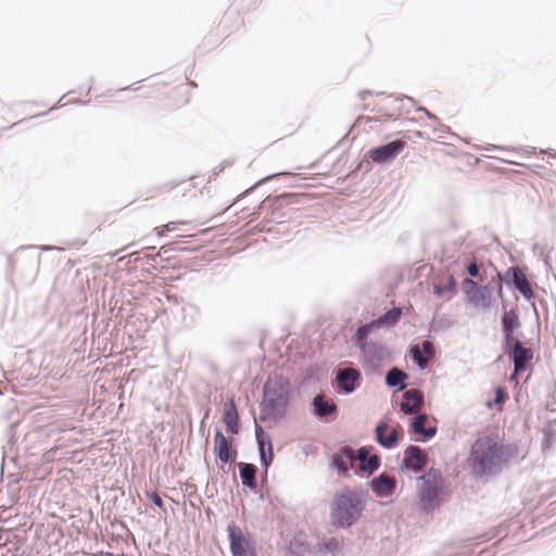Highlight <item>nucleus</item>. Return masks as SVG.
<instances>
[{"mask_svg": "<svg viewBox=\"0 0 556 556\" xmlns=\"http://www.w3.org/2000/svg\"><path fill=\"white\" fill-rule=\"evenodd\" d=\"M160 254L156 255H149L147 256L148 260L154 261Z\"/></svg>", "mask_w": 556, "mask_h": 556, "instance_id": "864d4df0", "label": "nucleus"}, {"mask_svg": "<svg viewBox=\"0 0 556 556\" xmlns=\"http://www.w3.org/2000/svg\"><path fill=\"white\" fill-rule=\"evenodd\" d=\"M501 348L514 367L517 369L521 368L526 371H532V359L534 352L531 348L526 346L520 338L507 342H502Z\"/></svg>", "mask_w": 556, "mask_h": 556, "instance_id": "6e6552de", "label": "nucleus"}, {"mask_svg": "<svg viewBox=\"0 0 556 556\" xmlns=\"http://www.w3.org/2000/svg\"><path fill=\"white\" fill-rule=\"evenodd\" d=\"M420 509L431 513L439 508L444 497V479L440 469L429 468L417 478Z\"/></svg>", "mask_w": 556, "mask_h": 556, "instance_id": "20e7f679", "label": "nucleus"}, {"mask_svg": "<svg viewBox=\"0 0 556 556\" xmlns=\"http://www.w3.org/2000/svg\"><path fill=\"white\" fill-rule=\"evenodd\" d=\"M353 459L354 452L352 447L343 445L330 456L329 466L331 469L336 470L339 476L349 477Z\"/></svg>", "mask_w": 556, "mask_h": 556, "instance_id": "a211bd4d", "label": "nucleus"}, {"mask_svg": "<svg viewBox=\"0 0 556 556\" xmlns=\"http://www.w3.org/2000/svg\"><path fill=\"white\" fill-rule=\"evenodd\" d=\"M11 270L20 269L30 280L39 273L40 253L35 245L21 247L14 255L8 260Z\"/></svg>", "mask_w": 556, "mask_h": 556, "instance_id": "39448f33", "label": "nucleus"}, {"mask_svg": "<svg viewBox=\"0 0 556 556\" xmlns=\"http://www.w3.org/2000/svg\"><path fill=\"white\" fill-rule=\"evenodd\" d=\"M371 92L369 90H362L358 92V97L364 100L366 94H370Z\"/></svg>", "mask_w": 556, "mask_h": 556, "instance_id": "09e8293b", "label": "nucleus"}, {"mask_svg": "<svg viewBox=\"0 0 556 556\" xmlns=\"http://www.w3.org/2000/svg\"><path fill=\"white\" fill-rule=\"evenodd\" d=\"M371 492L380 498L393 495L396 489V480L387 472H381L369 482Z\"/></svg>", "mask_w": 556, "mask_h": 556, "instance_id": "412c9836", "label": "nucleus"}, {"mask_svg": "<svg viewBox=\"0 0 556 556\" xmlns=\"http://www.w3.org/2000/svg\"><path fill=\"white\" fill-rule=\"evenodd\" d=\"M214 455L220 462L223 469L225 465L235 464L238 455L237 447L230 444L218 427L214 430Z\"/></svg>", "mask_w": 556, "mask_h": 556, "instance_id": "f8f14e48", "label": "nucleus"}, {"mask_svg": "<svg viewBox=\"0 0 556 556\" xmlns=\"http://www.w3.org/2000/svg\"><path fill=\"white\" fill-rule=\"evenodd\" d=\"M498 453L501 454V463L503 469L508 467L511 459L518 454V446L515 443L503 444L497 441Z\"/></svg>", "mask_w": 556, "mask_h": 556, "instance_id": "c756f323", "label": "nucleus"}, {"mask_svg": "<svg viewBox=\"0 0 556 556\" xmlns=\"http://www.w3.org/2000/svg\"><path fill=\"white\" fill-rule=\"evenodd\" d=\"M526 372V370L521 369V368H516L514 367L513 368V371L510 372L509 377H508V381L509 382H513V381H517V378L521 375Z\"/></svg>", "mask_w": 556, "mask_h": 556, "instance_id": "79ce46f5", "label": "nucleus"}, {"mask_svg": "<svg viewBox=\"0 0 556 556\" xmlns=\"http://www.w3.org/2000/svg\"><path fill=\"white\" fill-rule=\"evenodd\" d=\"M148 498L159 508L165 510V504L156 490L147 492Z\"/></svg>", "mask_w": 556, "mask_h": 556, "instance_id": "4c0bfd02", "label": "nucleus"}, {"mask_svg": "<svg viewBox=\"0 0 556 556\" xmlns=\"http://www.w3.org/2000/svg\"><path fill=\"white\" fill-rule=\"evenodd\" d=\"M507 306H508V301L506 299H502V309H503V312L508 311Z\"/></svg>", "mask_w": 556, "mask_h": 556, "instance_id": "8fccbe9b", "label": "nucleus"}, {"mask_svg": "<svg viewBox=\"0 0 556 556\" xmlns=\"http://www.w3.org/2000/svg\"><path fill=\"white\" fill-rule=\"evenodd\" d=\"M227 532L232 556H256L254 543L244 536L240 527L233 521L228 525Z\"/></svg>", "mask_w": 556, "mask_h": 556, "instance_id": "9d476101", "label": "nucleus"}, {"mask_svg": "<svg viewBox=\"0 0 556 556\" xmlns=\"http://www.w3.org/2000/svg\"><path fill=\"white\" fill-rule=\"evenodd\" d=\"M465 300L476 308L488 311L492 306L493 289L490 285H480L479 282L465 278L462 281Z\"/></svg>", "mask_w": 556, "mask_h": 556, "instance_id": "1a4fd4ad", "label": "nucleus"}, {"mask_svg": "<svg viewBox=\"0 0 556 556\" xmlns=\"http://www.w3.org/2000/svg\"><path fill=\"white\" fill-rule=\"evenodd\" d=\"M271 178V176H267L261 180H258L254 186H252L251 188L247 189L243 193H242V197H245L248 194H250L256 187H258L260 185L264 184L265 181L269 180Z\"/></svg>", "mask_w": 556, "mask_h": 556, "instance_id": "37998d69", "label": "nucleus"}, {"mask_svg": "<svg viewBox=\"0 0 556 556\" xmlns=\"http://www.w3.org/2000/svg\"><path fill=\"white\" fill-rule=\"evenodd\" d=\"M497 440L491 435L477 438L470 446L467 465L473 479L495 477L503 471Z\"/></svg>", "mask_w": 556, "mask_h": 556, "instance_id": "f03ea898", "label": "nucleus"}, {"mask_svg": "<svg viewBox=\"0 0 556 556\" xmlns=\"http://www.w3.org/2000/svg\"><path fill=\"white\" fill-rule=\"evenodd\" d=\"M239 476L241 479V483L243 488L249 489L251 492H257V481L256 473L257 467L254 464L250 463H239L238 464Z\"/></svg>", "mask_w": 556, "mask_h": 556, "instance_id": "393cba45", "label": "nucleus"}, {"mask_svg": "<svg viewBox=\"0 0 556 556\" xmlns=\"http://www.w3.org/2000/svg\"><path fill=\"white\" fill-rule=\"evenodd\" d=\"M363 380L362 372L352 363H345L336 368L332 387L340 395H350L361 386Z\"/></svg>", "mask_w": 556, "mask_h": 556, "instance_id": "0eeeda50", "label": "nucleus"}, {"mask_svg": "<svg viewBox=\"0 0 556 556\" xmlns=\"http://www.w3.org/2000/svg\"><path fill=\"white\" fill-rule=\"evenodd\" d=\"M312 414L317 419H324L326 421L333 420L339 414L338 405L327 400L323 394H316L311 402Z\"/></svg>", "mask_w": 556, "mask_h": 556, "instance_id": "f3484780", "label": "nucleus"}, {"mask_svg": "<svg viewBox=\"0 0 556 556\" xmlns=\"http://www.w3.org/2000/svg\"><path fill=\"white\" fill-rule=\"evenodd\" d=\"M521 327V320L515 308L503 312L501 316V330H502V342H507L517 338H521L523 334L515 333Z\"/></svg>", "mask_w": 556, "mask_h": 556, "instance_id": "6ab92c4d", "label": "nucleus"}, {"mask_svg": "<svg viewBox=\"0 0 556 556\" xmlns=\"http://www.w3.org/2000/svg\"><path fill=\"white\" fill-rule=\"evenodd\" d=\"M293 197V194L290 193H283L279 197H275L274 199L267 198L262 204L261 207H265L266 203L269 202L268 210L271 211L273 215H276V213L280 210L282 202L287 199Z\"/></svg>", "mask_w": 556, "mask_h": 556, "instance_id": "2f4dec72", "label": "nucleus"}, {"mask_svg": "<svg viewBox=\"0 0 556 556\" xmlns=\"http://www.w3.org/2000/svg\"><path fill=\"white\" fill-rule=\"evenodd\" d=\"M409 354L414 363L419 367V369L424 370L428 367V362L424 358L422 352L418 346L410 345Z\"/></svg>", "mask_w": 556, "mask_h": 556, "instance_id": "c9c22d12", "label": "nucleus"}, {"mask_svg": "<svg viewBox=\"0 0 556 556\" xmlns=\"http://www.w3.org/2000/svg\"><path fill=\"white\" fill-rule=\"evenodd\" d=\"M37 248V251L40 250V251H52V250H56L58 248L54 247V245H35Z\"/></svg>", "mask_w": 556, "mask_h": 556, "instance_id": "49530a36", "label": "nucleus"}, {"mask_svg": "<svg viewBox=\"0 0 556 556\" xmlns=\"http://www.w3.org/2000/svg\"><path fill=\"white\" fill-rule=\"evenodd\" d=\"M402 315V309L400 307H392L388 309L386 313L380 315L378 318L374 319V321H377V328L379 326L383 327H393L396 325V323L400 320Z\"/></svg>", "mask_w": 556, "mask_h": 556, "instance_id": "c85d7f7f", "label": "nucleus"}, {"mask_svg": "<svg viewBox=\"0 0 556 556\" xmlns=\"http://www.w3.org/2000/svg\"><path fill=\"white\" fill-rule=\"evenodd\" d=\"M230 165V163L228 161H225L224 163H222L219 166L215 167L213 169V175L214 176H217L219 173H222L226 166Z\"/></svg>", "mask_w": 556, "mask_h": 556, "instance_id": "a18cd8bd", "label": "nucleus"}, {"mask_svg": "<svg viewBox=\"0 0 556 556\" xmlns=\"http://www.w3.org/2000/svg\"><path fill=\"white\" fill-rule=\"evenodd\" d=\"M175 229H176V223H174V222H169L168 224H166L164 226L165 231H173Z\"/></svg>", "mask_w": 556, "mask_h": 556, "instance_id": "de8ad7c7", "label": "nucleus"}, {"mask_svg": "<svg viewBox=\"0 0 556 556\" xmlns=\"http://www.w3.org/2000/svg\"><path fill=\"white\" fill-rule=\"evenodd\" d=\"M466 273L468 275L467 278L469 279H480L483 280V277H481V263L476 258L472 257L465 266Z\"/></svg>", "mask_w": 556, "mask_h": 556, "instance_id": "473e14b6", "label": "nucleus"}, {"mask_svg": "<svg viewBox=\"0 0 556 556\" xmlns=\"http://www.w3.org/2000/svg\"><path fill=\"white\" fill-rule=\"evenodd\" d=\"M500 282L505 283L509 290L518 291L525 300L530 301L535 298V292L526 269L518 265H513L501 273Z\"/></svg>", "mask_w": 556, "mask_h": 556, "instance_id": "423d86ee", "label": "nucleus"}, {"mask_svg": "<svg viewBox=\"0 0 556 556\" xmlns=\"http://www.w3.org/2000/svg\"><path fill=\"white\" fill-rule=\"evenodd\" d=\"M160 251L163 252V253H167L168 252V248L166 245H163Z\"/></svg>", "mask_w": 556, "mask_h": 556, "instance_id": "603ef678", "label": "nucleus"}, {"mask_svg": "<svg viewBox=\"0 0 556 556\" xmlns=\"http://www.w3.org/2000/svg\"><path fill=\"white\" fill-rule=\"evenodd\" d=\"M408 379V375L397 368L391 367L384 377V383L389 388L396 389L397 391H404L406 389V380Z\"/></svg>", "mask_w": 556, "mask_h": 556, "instance_id": "bb28decb", "label": "nucleus"}, {"mask_svg": "<svg viewBox=\"0 0 556 556\" xmlns=\"http://www.w3.org/2000/svg\"><path fill=\"white\" fill-rule=\"evenodd\" d=\"M395 101L401 103V106L399 109L404 110L407 113L409 112V110L415 106V103H416L415 99L409 96L397 97V98H395Z\"/></svg>", "mask_w": 556, "mask_h": 556, "instance_id": "e433bc0d", "label": "nucleus"}, {"mask_svg": "<svg viewBox=\"0 0 556 556\" xmlns=\"http://www.w3.org/2000/svg\"><path fill=\"white\" fill-rule=\"evenodd\" d=\"M372 446L364 445L357 448L356 458L359 462V470L371 476L381 465L380 456L372 454Z\"/></svg>", "mask_w": 556, "mask_h": 556, "instance_id": "4be33fe9", "label": "nucleus"}, {"mask_svg": "<svg viewBox=\"0 0 556 556\" xmlns=\"http://www.w3.org/2000/svg\"><path fill=\"white\" fill-rule=\"evenodd\" d=\"M223 422L230 434H238L240 430V416L235 402V397L227 399L223 410Z\"/></svg>", "mask_w": 556, "mask_h": 556, "instance_id": "5701e85b", "label": "nucleus"}, {"mask_svg": "<svg viewBox=\"0 0 556 556\" xmlns=\"http://www.w3.org/2000/svg\"><path fill=\"white\" fill-rule=\"evenodd\" d=\"M339 547V541L336 538L326 539L324 542L316 543L313 546L304 542L290 543V548L294 552H309L316 556H334Z\"/></svg>", "mask_w": 556, "mask_h": 556, "instance_id": "dca6fc26", "label": "nucleus"}, {"mask_svg": "<svg viewBox=\"0 0 556 556\" xmlns=\"http://www.w3.org/2000/svg\"><path fill=\"white\" fill-rule=\"evenodd\" d=\"M362 352L361 363L364 368L376 370L382 366L384 361L389 357V351L384 345L378 342H372L359 350Z\"/></svg>", "mask_w": 556, "mask_h": 556, "instance_id": "2eb2a0df", "label": "nucleus"}, {"mask_svg": "<svg viewBox=\"0 0 556 556\" xmlns=\"http://www.w3.org/2000/svg\"><path fill=\"white\" fill-rule=\"evenodd\" d=\"M457 282L453 275H448L444 282L433 283V294L450 301L457 293Z\"/></svg>", "mask_w": 556, "mask_h": 556, "instance_id": "cd10ccee", "label": "nucleus"}, {"mask_svg": "<svg viewBox=\"0 0 556 556\" xmlns=\"http://www.w3.org/2000/svg\"><path fill=\"white\" fill-rule=\"evenodd\" d=\"M291 383L283 376L268 378L263 386V396L260 403V420L277 421L287 413L290 402Z\"/></svg>", "mask_w": 556, "mask_h": 556, "instance_id": "7ed1b4c3", "label": "nucleus"}, {"mask_svg": "<svg viewBox=\"0 0 556 556\" xmlns=\"http://www.w3.org/2000/svg\"><path fill=\"white\" fill-rule=\"evenodd\" d=\"M428 453L418 445L409 444L403 452V458L400 463L401 470H409L414 473L422 472L427 462Z\"/></svg>", "mask_w": 556, "mask_h": 556, "instance_id": "9b49d317", "label": "nucleus"}, {"mask_svg": "<svg viewBox=\"0 0 556 556\" xmlns=\"http://www.w3.org/2000/svg\"><path fill=\"white\" fill-rule=\"evenodd\" d=\"M420 350H421L422 354L430 355L434 351V345L431 341L425 340L421 342Z\"/></svg>", "mask_w": 556, "mask_h": 556, "instance_id": "a19ab883", "label": "nucleus"}, {"mask_svg": "<svg viewBox=\"0 0 556 556\" xmlns=\"http://www.w3.org/2000/svg\"><path fill=\"white\" fill-rule=\"evenodd\" d=\"M452 327V321L445 316L434 317L430 323V330L433 332L445 331Z\"/></svg>", "mask_w": 556, "mask_h": 556, "instance_id": "f704fd0d", "label": "nucleus"}, {"mask_svg": "<svg viewBox=\"0 0 556 556\" xmlns=\"http://www.w3.org/2000/svg\"><path fill=\"white\" fill-rule=\"evenodd\" d=\"M403 397L406 402L422 407L425 404L424 393L417 389L404 390Z\"/></svg>", "mask_w": 556, "mask_h": 556, "instance_id": "72a5a7b5", "label": "nucleus"}, {"mask_svg": "<svg viewBox=\"0 0 556 556\" xmlns=\"http://www.w3.org/2000/svg\"><path fill=\"white\" fill-rule=\"evenodd\" d=\"M420 408V406H417L416 404H412L408 402H402L400 404V410L405 415H413Z\"/></svg>", "mask_w": 556, "mask_h": 556, "instance_id": "58836bf2", "label": "nucleus"}, {"mask_svg": "<svg viewBox=\"0 0 556 556\" xmlns=\"http://www.w3.org/2000/svg\"><path fill=\"white\" fill-rule=\"evenodd\" d=\"M416 111H418V112H424V113L426 114V116H427L429 119H431V121H433V122H438V117H437L434 114H432L431 112H429L426 108H424V106H418V108L416 109Z\"/></svg>", "mask_w": 556, "mask_h": 556, "instance_id": "c03bdc74", "label": "nucleus"}, {"mask_svg": "<svg viewBox=\"0 0 556 556\" xmlns=\"http://www.w3.org/2000/svg\"><path fill=\"white\" fill-rule=\"evenodd\" d=\"M376 328L377 321L374 320L366 324H361L351 338L352 345L358 350H364L366 345L371 343L368 341V338Z\"/></svg>", "mask_w": 556, "mask_h": 556, "instance_id": "a878e982", "label": "nucleus"}, {"mask_svg": "<svg viewBox=\"0 0 556 556\" xmlns=\"http://www.w3.org/2000/svg\"><path fill=\"white\" fill-rule=\"evenodd\" d=\"M387 428L388 424L384 420L379 421L375 427V439L381 447L392 450L399 445L403 429L399 426L386 434Z\"/></svg>", "mask_w": 556, "mask_h": 556, "instance_id": "aec40b11", "label": "nucleus"}, {"mask_svg": "<svg viewBox=\"0 0 556 556\" xmlns=\"http://www.w3.org/2000/svg\"><path fill=\"white\" fill-rule=\"evenodd\" d=\"M427 419L428 415L426 413H420L414 418H412L409 422L410 431L415 434H419V441L421 442L430 441L432 438L435 437L438 431L435 426L425 427V422Z\"/></svg>", "mask_w": 556, "mask_h": 556, "instance_id": "b1692460", "label": "nucleus"}, {"mask_svg": "<svg viewBox=\"0 0 556 556\" xmlns=\"http://www.w3.org/2000/svg\"><path fill=\"white\" fill-rule=\"evenodd\" d=\"M367 492L343 486L337 490L329 503L330 525L336 529H350L362 518L367 505Z\"/></svg>", "mask_w": 556, "mask_h": 556, "instance_id": "f257e3e1", "label": "nucleus"}, {"mask_svg": "<svg viewBox=\"0 0 556 556\" xmlns=\"http://www.w3.org/2000/svg\"><path fill=\"white\" fill-rule=\"evenodd\" d=\"M255 439L260 455L261 466L265 473L274 460L273 441L270 435L257 422L254 424Z\"/></svg>", "mask_w": 556, "mask_h": 556, "instance_id": "4468645a", "label": "nucleus"}, {"mask_svg": "<svg viewBox=\"0 0 556 556\" xmlns=\"http://www.w3.org/2000/svg\"><path fill=\"white\" fill-rule=\"evenodd\" d=\"M500 279H501V273L497 271L496 275L492 278V282L496 283V286H497V295L501 299H505L504 292H503V287L505 286V283H501Z\"/></svg>", "mask_w": 556, "mask_h": 556, "instance_id": "ea45409f", "label": "nucleus"}, {"mask_svg": "<svg viewBox=\"0 0 556 556\" xmlns=\"http://www.w3.org/2000/svg\"><path fill=\"white\" fill-rule=\"evenodd\" d=\"M493 391H494V397L486 402V407L488 408H492L495 405L502 406L508 400V393H507L506 388H504L502 386H497V387L494 388Z\"/></svg>", "mask_w": 556, "mask_h": 556, "instance_id": "7c9ffc66", "label": "nucleus"}, {"mask_svg": "<svg viewBox=\"0 0 556 556\" xmlns=\"http://www.w3.org/2000/svg\"><path fill=\"white\" fill-rule=\"evenodd\" d=\"M15 427H16V425H15V424H12V425L10 426V432H9V435H13V431H14Z\"/></svg>", "mask_w": 556, "mask_h": 556, "instance_id": "3c124183", "label": "nucleus"}, {"mask_svg": "<svg viewBox=\"0 0 556 556\" xmlns=\"http://www.w3.org/2000/svg\"><path fill=\"white\" fill-rule=\"evenodd\" d=\"M405 148V141L394 139L384 144L374 147L369 150L368 155L374 163L387 164L394 160Z\"/></svg>", "mask_w": 556, "mask_h": 556, "instance_id": "ddd939ff", "label": "nucleus"}]
</instances>
